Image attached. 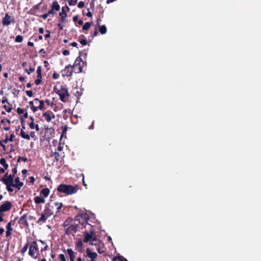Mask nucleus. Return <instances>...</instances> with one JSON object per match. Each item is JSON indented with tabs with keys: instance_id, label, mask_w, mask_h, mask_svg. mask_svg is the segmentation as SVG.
<instances>
[{
	"instance_id": "nucleus-12",
	"label": "nucleus",
	"mask_w": 261,
	"mask_h": 261,
	"mask_svg": "<svg viewBox=\"0 0 261 261\" xmlns=\"http://www.w3.org/2000/svg\"><path fill=\"white\" fill-rule=\"evenodd\" d=\"M27 218V214H24L19 219L18 223L20 225L21 228L29 227Z\"/></svg>"
},
{
	"instance_id": "nucleus-59",
	"label": "nucleus",
	"mask_w": 261,
	"mask_h": 261,
	"mask_svg": "<svg viewBox=\"0 0 261 261\" xmlns=\"http://www.w3.org/2000/svg\"><path fill=\"white\" fill-rule=\"evenodd\" d=\"M3 140V142H4L5 144H7L8 141H9V139H8V134H6V138L4 140Z\"/></svg>"
},
{
	"instance_id": "nucleus-31",
	"label": "nucleus",
	"mask_w": 261,
	"mask_h": 261,
	"mask_svg": "<svg viewBox=\"0 0 261 261\" xmlns=\"http://www.w3.org/2000/svg\"><path fill=\"white\" fill-rule=\"evenodd\" d=\"M99 31L101 34L103 35L106 34L107 32V28L105 25H102L99 27Z\"/></svg>"
},
{
	"instance_id": "nucleus-20",
	"label": "nucleus",
	"mask_w": 261,
	"mask_h": 261,
	"mask_svg": "<svg viewBox=\"0 0 261 261\" xmlns=\"http://www.w3.org/2000/svg\"><path fill=\"white\" fill-rule=\"evenodd\" d=\"M34 101L35 102H39V105L38 106L36 107L37 108V111L39 109V110H44L45 109V107H44V101L43 100H40L38 98H35L34 99Z\"/></svg>"
},
{
	"instance_id": "nucleus-57",
	"label": "nucleus",
	"mask_w": 261,
	"mask_h": 261,
	"mask_svg": "<svg viewBox=\"0 0 261 261\" xmlns=\"http://www.w3.org/2000/svg\"><path fill=\"white\" fill-rule=\"evenodd\" d=\"M97 241H98V239L97 238L96 235L93 236L92 237L91 242L94 243V242H97Z\"/></svg>"
},
{
	"instance_id": "nucleus-58",
	"label": "nucleus",
	"mask_w": 261,
	"mask_h": 261,
	"mask_svg": "<svg viewBox=\"0 0 261 261\" xmlns=\"http://www.w3.org/2000/svg\"><path fill=\"white\" fill-rule=\"evenodd\" d=\"M54 11L55 10L51 8V9L48 11L47 13L48 15L51 14L54 15L56 14V12Z\"/></svg>"
},
{
	"instance_id": "nucleus-30",
	"label": "nucleus",
	"mask_w": 261,
	"mask_h": 261,
	"mask_svg": "<svg viewBox=\"0 0 261 261\" xmlns=\"http://www.w3.org/2000/svg\"><path fill=\"white\" fill-rule=\"evenodd\" d=\"M34 102L36 103L37 102L34 101V99L33 101H30L29 102V105L30 106L31 109L34 113H35L37 111L36 106L34 105Z\"/></svg>"
},
{
	"instance_id": "nucleus-14",
	"label": "nucleus",
	"mask_w": 261,
	"mask_h": 261,
	"mask_svg": "<svg viewBox=\"0 0 261 261\" xmlns=\"http://www.w3.org/2000/svg\"><path fill=\"white\" fill-rule=\"evenodd\" d=\"M84 239L83 240L84 242H85V243L89 242V244L91 245L97 246V245L98 244L97 243H94L91 242V240L92 236L88 233V231L86 230L84 232Z\"/></svg>"
},
{
	"instance_id": "nucleus-4",
	"label": "nucleus",
	"mask_w": 261,
	"mask_h": 261,
	"mask_svg": "<svg viewBox=\"0 0 261 261\" xmlns=\"http://www.w3.org/2000/svg\"><path fill=\"white\" fill-rule=\"evenodd\" d=\"M84 65H86V63L83 61L81 55L75 59L72 67L74 69V72L79 73L83 72V69Z\"/></svg>"
},
{
	"instance_id": "nucleus-16",
	"label": "nucleus",
	"mask_w": 261,
	"mask_h": 261,
	"mask_svg": "<svg viewBox=\"0 0 261 261\" xmlns=\"http://www.w3.org/2000/svg\"><path fill=\"white\" fill-rule=\"evenodd\" d=\"M59 15L61 17L59 20V22H65L66 21V17L67 15L63 7L62 8V12L59 13Z\"/></svg>"
},
{
	"instance_id": "nucleus-28",
	"label": "nucleus",
	"mask_w": 261,
	"mask_h": 261,
	"mask_svg": "<svg viewBox=\"0 0 261 261\" xmlns=\"http://www.w3.org/2000/svg\"><path fill=\"white\" fill-rule=\"evenodd\" d=\"M73 219L72 218H68L63 223V226L64 228H67L71 224V222H72Z\"/></svg>"
},
{
	"instance_id": "nucleus-5",
	"label": "nucleus",
	"mask_w": 261,
	"mask_h": 261,
	"mask_svg": "<svg viewBox=\"0 0 261 261\" xmlns=\"http://www.w3.org/2000/svg\"><path fill=\"white\" fill-rule=\"evenodd\" d=\"M29 254L32 258L36 259L39 255V248L36 241L32 242L29 246Z\"/></svg>"
},
{
	"instance_id": "nucleus-62",
	"label": "nucleus",
	"mask_w": 261,
	"mask_h": 261,
	"mask_svg": "<svg viewBox=\"0 0 261 261\" xmlns=\"http://www.w3.org/2000/svg\"><path fill=\"white\" fill-rule=\"evenodd\" d=\"M35 126V125L34 124V121L31 122L29 124V126H30V128H31V129H34Z\"/></svg>"
},
{
	"instance_id": "nucleus-24",
	"label": "nucleus",
	"mask_w": 261,
	"mask_h": 261,
	"mask_svg": "<svg viewBox=\"0 0 261 261\" xmlns=\"http://www.w3.org/2000/svg\"><path fill=\"white\" fill-rule=\"evenodd\" d=\"M51 7L56 11H59L60 10V6L57 1L53 2Z\"/></svg>"
},
{
	"instance_id": "nucleus-41",
	"label": "nucleus",
	"mask_w": 261,
	"mask_h": 261,
	"mask_svg": "<svg viewBox=\"0 0 261 261\" xmlns=\"http://www.w3.org/2000/svg\"><path fill=\"white\" fill-rule=\"evenodd\" d=\"M5 144V143L3 142V140L0 141V146L3 148L4 151H6L7 150V147Z\"/></svg>"
},
{
	"instance_id": "nucleus-7",
	"label": "nucleus",
	"mask_w": 261,
	"mask_h": 261,
	"mask_svg": "<svg viewBox=\"0 0 261 261\" xmlns=\"http://www.w3.org/2000/svg\"><path fill=\"white\" fill-rule=\"evenodd\" d=\"M2 23L3 26H8L11 23L14 24L15 23V19L14 17L6 13L5 16L2 19Z\"/></svg>"
},
{
	"instance_id": "nucleus-32",
	"label": "nucleus",
	"mask_w": 261,
	"mask_h": 261,
	"mask_svg": "<svg viewBox=\"0 0 261 261\" xmlns=\"http://www.w3.org/2000/svg\"><path fill=\"white\" fill-rule=\"evenodd\" d=\"M0 164L3 166V167L5 168V169H7L8 168V165L6 163V161L5 159L4 158H1L0 159Z\"/></svg>"
},
{
	"instance_id": "nucleus-1",
	"label": "nucleus",
	"mask_w": 261,
	"mask_h": 261,
	"mask_svg": "<svg viewBox=\"0 0 261 261\" xmlns=\"http://www.w3.org/2000/svg\"><path fill=\"white\" fill-rule=\"evenodd\" d=\"M79 189L77 185L72 186L70 185L61 184L57 188V191L60 193H64L67 195L77 192Z\"/></svg>"
},
{
	"instance_id": "nucleus-15",
	"label": "nucleus",
	"mask_w": 261,
	"mask_h": 261,
	"mask_svg": "<svg viewBox=\"0 0 261 261\" xmlns=\"http://www.w3.org/2000/svg\"><path fill=\"white\" fill-rule=\"evenodd\" d=\"M42 116L48 122H49L52 119L55 118V115L51 111H47L43 113Z\"/></svg>"
},
{
	"instance_id": "nucleus-33",
	"label": "nucleus",
	"mask_w": 261,
	"mask_h": 261,
	"mask_svg": "<svg viewBox=\"0 0 261 261\" xmlns=\"http://www.w3.org/2000/svg\"><path fill=\"white\" fill-rule=\"evenodd\" d=\"M61 129L62 130V134H61V138L63 137H66V133H67V129H68V127L66 125L62 126L61 127Z\"/></svg>"
},
{
	"instance_id": "nucleus-43",
	"label": "nucleus",
	"mask_w": 261,
	"mask_h": 261,
	"mask_svg": "<svg viewBox=\"0 0 261 261\" xmlns=\"http://www.w3.org/2000/svg\"><path fill=\"white\" fill-rule=\"evenodd\" d=\"M6 229L8 230H13V229L12 228L11 222H9L7 223V226H6Z\"/></svg>"
},
{
	"instance_id": "nucleus-37",
	"label": "nucleus",
	"mask_w": 261,
	"mask_h": 261,
	"mask_svg": "<svg viewBox=\"0 0 261 261\" xmlns=\"http://www.w3.org/2000/svg\"><path fill=\"white\" fill-rule=\"evenodd\" d=\"M6 186V189L7 190V191L11 193V192H12L13 191V189H12V187H15V186H14V185H5Z\"/></svg>"
},
{
	"instance_id": "nucleus-29",
	"label": "nucleus",
	"mask_w": 261,
	"mask_h": 261,
	"mask_svg": "<svg viewBox=\"0 0 261 261\" xmlns=\"http://www.w3.org/2000/svg\"><path fill=\"white\" fill-rule=\"evenodd\" d=\"M50 192V190L48 188H43L41 190L40 192V194H42L45 197H46L48 196Z\"/></svg>"
},
{
	"instance_id": "nucleus-23",
	"label": "nucleus",
	"mask_w": 261,
	"mask_h": 261,
	"mask_svg": "<svg viewBox=\"0 0 261 261\" xmlns=\"http://www.w3.org/2000/svg\"><path fill=\"white\" fill-rule=\"evenodd\" d=\"M41 4V2L39 4L34 5L30 10V13L31 14L35 15L37 13L38 10L40 8V5Z\"/></svg>"
},
{
	"instance_id": "nucleus-63",
	"label": "nucleus",
	"mask_w": 261,
	"mask_h": 261,
	"mask_svg": "<svg viewBox=\"0 0 261 261\" xmlns=\"http://www.w3.org/2000/svg\"><path fill=\"white\" fill-rule=\"evenodd\" d=\"M29 181H30V182L31 183H32V184H34V183L35 179V178L33 176L30 177L29 178Z\"/></svg>"
},
{
	"instance_id": "nucleus-51",
	"label": "nucleus",
	"mask_w": 261,
	"mask_h": 261,
	"mask_svg": "<svg viewBox=\"0 0 261 261\" xmlns=\"http://www.w3.org/2000/svg\"><path fill=\"white\" fill-rule=\"evenodd\" d=\"M46 34L44 35L45 39H47L50 37V31L49 30L46 31Z\"/></svg>"
},
{
	"instance_id": "nucleus-9",
	"label": "nucleus",
	"mask_w": 261,
	"mask_h": 261,
	"mask_svg": "<svg viewBox=\"0 0 261 261\" xmlns=\"http://www.w3.org/2000/svg\"><path fill=\"white\" fill-rule=\"evenodd\" d=\"M14 177L15 176L14 174H10L8 175V173H6L2 178L1 180L5 185H14Z\"/></svg>"
},
{
	"instance_id": "nucleus-53",
	"label": "nucleus",
	"mask_w": 261,
	"mask_h": 261,
	"mask_svg": "<svg viewBox=\"0 0 261 261\" xmlns=\"http://www.w3.org/2000/svg\"><path fill=\"white\" fill-rule=\"evenodd\" d=\"M15 138V135L14 134H11L9 136H8V139L9 141L12 142Z\"/></svg>"
},
{
	"instance_id": "nucleus-6",
	"label": "nucleus",
	"mask_w": 261,
	"mask_h": 261,
	"mask_svg": "<svg viewBox=\"0 0 261 261\" xmlns=\"http://www.w3.org/2000/svg\"><path fill=\"white\" fill-rule=\"evenodd\" d=\"M80 228V225L73 220L72 222L69 227L65 228V233L69 234L70 233H76Z\"/></svg>"
},
{
	"instance_id": "nucleus-36",
	"label": "nucleus",
	"mask_w": 261,
	"mask_h": 261,
	"mask_svg": "<svg viewBox=\"0 0 261 261\" xmlns=\"http://www.w3.org/2000/svg\"><path fill=\"white\" fill-rule=\"evenodd\" d=\"M30 244L29 243H26V244L23 246L22 250H21V253L22 255H23L24 253L26 252Z\"/></svg>"
},
{
	"instance_id": "nucleus-40",
	"label": "nucleus",
	"mask_w": 261,
	"mask_h": 261,
	"mask_svg": "<svg viewBox=\"0 0 261 261\" xmlns=\"http://www.w3.org/2000/svg\"><path fill=\"white\" fill-rule=\"evenodd\" d=\"M78 0H68L69 6H74L76 4Z\"/></svg>"
},
{
	"instance_id": "nucleus-10",
	"label": "nucleus",
	"mask_w": 261,
	"mask_h": 261,
	"mask_svg": "<svg viewBox=\"0 0 261 261\" xmlns=\"http://www.w3.org/2000/svg\"><path fill=\"white\" fill-rule=\"evenodd\" d=\"M20 136L23 139L30 140L31 137L33 138L34 140H36L38 138L36 136L35 132L32 131L30 132V135L27 134L22 129L20 133Z\"/></svg>"
},
{
	"instance_id": "nucleus-56",
	"label": "nucleus",
	"mask_w": 261,
	"mask_h": 261,
	"mask_svg": "<svg viewBox=\"0 0 261 261\" xmlns=\"http://www.w3.org/2000/svg\"><path fill=\"white\" fill-rule=\"evenodd\" d=\"M37 74H42V67L41 66H39L38 67H37Z\"/></svg>"
},
{
	"instance_id": "nucleus-55",
	"label": "nucleus",
	"mask_w": 261,
	"mask_h": 261,
	"mask_svg": "<svg viewBox=\"0 0 261 261\" xmlns=\"http://www.w3.org/2000/svg\"><path fill=\"white\" fill-rule=\"evenodd\" d=\"M85 6V3L84 2H82V1H81L79 3L78 5H77V7L79 8H83Z\"/></svg>"
},
{
	"instance_id": "nucleus-11",
	"label": "nucleus",
	"mask_w": 261,
	"mask_h": 261,
	"mask_svg": "<svg viewBox=\"0 0 261 261\" xmlns=\"http://www.w3.org/2000/svg\"><path fill=\"white\" fill-rule=\"evenodd\" d=\"M12 204L10 201H6L0 206V213L9 211L11 209Z\"/></svg>"
},
{
	"instance_id": "nucleus-18",
	"label": "nucleus",
	"mask_w": 261,
	"mask_h": 261,
	"mask_svg": "<svg viewBox=\"0 0 261 261\" xmlns=\"http://www.w3.org/2000/svg\"><path fill=\"white\" fill-rule=\"evenodd\" d=\"M86 253L91 259H94L97 256V253L95 252H92L89 248L86 249Z\"/></svg>"
},
{
	"instance_id": "nucleus-17",
	"label": "nucleus",
	"mask_w": 261,
	"mask_h": 261,
	"mask_svg": "<svg viewBox=\"0 0 261 261\" xmlns=\"http://www.w3.org/2000/svg\"><path fill=\"white\" fill-rule=\"evenodd\" d=\"M48 217L49 216H47V215H46V214H44V212L43 211L41 215V217L37 221V223L40 225L42 223H44L46 222Z\"/></svg>"
},
{
	"instance_id": "nucleus-2",
	"label": "nucleus",
	"mask_w": 261,
	"mask_h": 261,
	"mask_svg": "<svg viewBox=\"0 0 261 261\" xmlns=\"http://www.w3.org/2000/svg\"><path fill=\"white\" fill-rule=\"evenodd\" d=\"M89 216L86 213H82L78 214L74 218V221H77L79 225L82 226V228L85 227L86 225L88 224Z\"/></svg>"
},
{
	"instance_id": "nucleus-26",
	"label": "nucleus",
	"mask_w": 261,
	"mask_h": 261,
	"mask_svg": "<svg viewBox=\"0 0 261 261\" xmlns=\"http://www.w3.org/2000/svg\"><path fill=\"white\" fill-rule=\"evenodd\" d=\"M53 205H54V207L55 206L56 207V213L60 212V210L63 207L62 203L61 202H54V204Z\"/></svg>"
},
{
	"instance_id": "nucleus-38",
	"label": "nucleus",
	"mask_w": 261,
	"mask_h": 261,
	"mask_svg": "<svg viewBox=\"0 0 261 261\" xmlns=\"http://www.w3.org/2000/svg\"><path fill=\"white\" fill-rule=\"evenodd\" d=\"M15 41L16 42L20 43L23 41V37L21 35H17L15 37Z\"/></svg>"
},
{
	"instance_id": "nucleus-64",
	"label": "nucleus",
	"mask_w": 261,
	"mask_h": 261,
	"mask_svg": "<svg viewBox=\"0 0 261 261\" xmlns=\"http://www.w3.org/2000/svg\"><path fill=\"white\" fill-rule=\"evenodd\" d=\"M69 51L66 49L63 51V54L64 56H68L69 55Z\"/></svg>"
},
{
	"instance_id": "nucleus-34",
	"label": "nucleus",
	"mask_w": 261,
	"mask_h": 261,
	"mask_svg": "<svg viewBox=\"0 0 261 261\" xmlns=\"http://www.w3.org/2000/svg\"><path fill=\"white\" fill-rule=\"evenodd\" d=\"M73 21L74 22H77V23L79 24V25H82L83 24V21L82 20L80 19L79 20V17L77 15H75L73 16Z\"/></svg>"
},
{
	"instance_id": "nucleus-13",
	"label": "nucleus",
	"mask_w": 261,
	"mask_h": 261,
	"mask_svg": "<svg viewBox=\"0 0 261 261\" xmlns=\"http://www.w3.org/2000/svg\"><path fill=\"white\" fill-rule=\"evenodd\" d=\"M54 206L51 205L49 203H47L45 207L44 210V214L47 215V216L50 217V216L54 214Z\"/></svg>"
},
{
	"instance_id": "nucleus-19",
	"label": "nucleus",
	"mask_w": 261,
	"mask_h": 261,
	"mask_svg": "<svg viewBox=\"0 0 261 261\" xmlns=\"http://www.w3.org/2000/svg\"><path fill=\"white\" fill-rule=\"evenodd\" d=\"M15 184H14V186L15 188H16L18 190H19L23 186V183L20 181V179L19 177H17L15 178Z\"/></svg>"
},
{
	"instance_id": "nucleus-42",
	"label": "nucleus",
	"mask_w": 261,
	"mask_h": 261,
	"mask_svg": "<svg viewBox=\"0 0 261 261\" xmlns=\"http://www.w3.org/2000/svg\"><path fill=\"white\" fill-rule=\"evenodd\" d=\"M3 107L8 113H10L12 109L11 107L8 106L7 105H4Z\"/></svg>"
},
{
	"instance_id": "nucleus-35",
	"label": "nucleus",
	"mask_w": 261,
	"mask_h": 261,
	"mask_svg": "<svg viewBox=\"0 0 261 261\" xmlns=\"http://www.w3.org/2000/svg\"><path fill=\"white\" fill-rule=\"evenodd\" d=\"M91 25V23L89 22H86L83 26V30L84 31L88 30Z\"/></svg>"
},
{
	"instance_id": "nucleus-60",
	"label": "nucleus",
	"mask_w": 261,
	"mask_h": 261,
	"mask_svg": "<svg viewBox=\"0 0 261 261\" xmlns=\"http://www.w3.org/2000/svg\"><path fill=\"white\" fill-rule=\"evenodd\" d=\"M42 81V79H36L35 81V83L36 85H38L41 83Z\"/></svg>"
},
{
	"instance_id": "nucleus-22",
	"label": "nucleus",
	"mask_w": 261,
	"mask_h": 261,
	"mask_svg": "<svg viewBox=\"0 0 261 261\" xmlns=\"http://www.w3.org/2000/svg\"><path fill=\"white\" fill-rule=\"evenodd\" d=\"M83 244L81 239H79L75 243V248L80 252L83 251Z\"/></svg>"
},
{
	"instance_id": "nucleus-46",
	"label": "nucleus",
	"mask_w": 261,
	"mask_h": 261,
	"mask_svg": "<svg viewBox=\"0 0 261 261\" xmlns=\"http://www.w3.org/2000/svg\"><path fill=\"white\" fill-rule=\"evenodd\" d=\"M16 111L17 112V113L19 114V115H21L22 114H23L24 113V111L23 110V109H22V108H18L16 110Z\"/></svg>"
},
{
	"instance_id": "nucleus-52",
	"label": "nucleus",
	"mask_w": 261,
	"mask_h": 261,
	"mask_svg": "<svg viewBox=\"0 0 261 261\" xmlns=\"http://www.w3.org/2000/svg\"><path fill=\"white\" fill-rule=\"evenodd\" d=\"M26 94L30 97H32L33 95V91L32 90H27V91H26Z\"/></svg>"
},
{
	"instance_id": "nucleus-39",
	"label": "nucleus",
	"mask_w": 261,
	"mask_h": 261,
	"mask_svg": "<svg viewBox=\"0 0 261 261\" xmlns=\"http://www.w3.org/2000/svg\"><path fill=\"white\" fill-rule=\"evenodd\" d=\"M25 71L28 74H30L35 71V68L33 67H30L29 69L26 68Z\"/></svg>"
},
{
	"instance_id": "nucleus-49",
	"label": "nucleus",
	"mask_w": 261,
	"mask_h": 261,
	"mask_svg": "<svg viewBox=\"0 0 261 261\" xmlns=\"http://www.w3.org/2000/svg\"><path fill=\"white\" fill-rule=\"evenodd\" d=\"M82 95V92L79 91H77L75 94V96L78 99H80Z\"/></svg>"
},
{
	"instance_id": "nucleus-3",
	"label": "nucleus",
	"mask_w": 261,
	"mask_h": 261,
	"mask_svg": "<svg viewBox=\"0 0 261 261\" xmlns=\"http://www.w3.org/2000/svg\"><path fill=\"white\" fill-rule=\"evenodd\" d=\"M54 91L59 96L60 100L63 102H65V98L69 96L68 89L66 86H62L60 89L54 87Z\"/></svg>"
},
{
	"instance_id": "nucleus-44",
	"label": "nucleus",
	"mask_w": 261,
	"mask_h": 261,
	"mask_svg": "<svg viewBox=\"0 0 261 261\" xmlns=\"http://www.w3.org/2000/svg\"><path fill=\"white\" fill-rule=\"evenodd\" d=\"M21 160L23 161L24 162H25L28 161V159L25 157H22V156H19L18 158L17 162H19Z\"/></svg>"
},
{
	"instance_id": "nucleus-45",
	"label": "nucleus",
	"mask_w": 261,
	"mask_h": 261,
	"mask_svg": "<svg viewBox=\"0 0 261 261\" xmlns=\"http://www.w3.org/2000/svg\"><path fill=\"white\" fill-rule=\"evenodd\" d=\"M98 33V32L97 30L95 28L94 32L93 33H91V37L92 39L94 37L96 36L97 35Z\"/></svg>"
},
{
	"instance_id": "nucleus-54",
	"label": "nucleus",
	"mask_w": 261,
	"mask_h": 261,
	"mask_svg": "<svg viewBox=\"0 0 261 261\" xmlns=\"http://www.w3.org/2000/svg\"><path fill=\"white\" fill-rule=\"evenodd\" d=\"M88 233L90 234H91L92 236H95V233H96L95 230L92 228V229H90V230L89 231V232H88Z\"/></svg>"
},
{
	"instance_id": "nucleus-27",
	"label": "nucleus",
	"mask_w": 261,
	"mask_h": 261,
	"mask_svg": "<svg viewBox=\"0 0 261 261\" xmlns=\"http://www.w3.org/2000/svg\"><path fill=\"white\" fill-rule=\"evenodd\" d=\"M79 41L83 45H86L87 44V40L83 35H82L80 36Z\"/></svg>"
},
{
	"instance_id": "nucleus-47",
	"label": "nucleus",
	"mask_w": 261,
	"mask_h": 261,
	"mask_svg": "<svg viewBox=\"0 0 261 261\" xmlns=\"http://www.w3.org/2000/svg\"><path fill=\"white\" fill-rule=\"evenodd\" d=\"M59 257L61 261H66L65 256L63 254H59Z\"/></svg>"
},
{
	"instance_id": "nucleus-21",
	"label": "nucleus",
	"mask_w": 261,
	"mask_h": 261,
	"mask_svg": "<svg viewBox=\"0 0 261 261\" xmlns=\"http://www.w3.org/2000/svg\"><path fill=\"white\" fill-rule=\"evenodd\" d=\"M66 251L69 256L70 261H74L75 253L70 248H68Z\"/></svg>"
},
{
	"instance_id": "nucleus-8",
	"label": "nucleus",
	"mask_w": 261,
	"mask_h": 261,
	"mask_svg": "<svg viewBox=\"0 0 261 261\" xmlns=\"http://www.w3.org/2000/svg\"><path fill=\"white\" fill-rule=\"evenodd\" d=\"M72 65L69 64L65 66L64 69L62 71V74L63 76L71 77L74 72V69L72 67Z\"/></svg>"
},
{
	"instance_id": "nucleus-48",
	"label": "nucleus",
	"mask_w": 261,
	"mask_h": 261,
	"mask_svg": "<svg viewBox=\"0 0 261 261\" xmlns=\"http://www.w3.org/2000/svg\"><path fill=\"white\" fill-rule=\"evenodd\" d=\"M54 155L55 159L57 161H58L60 159V155L59 152H54Z\"/></svg>"
},
{
	"instance_id": "nucleus-50",
	"label": "nucleus",
	"mask_w": 261,
	"mask_h": 261,
	"mask_svg": "<svg viewBox=\"0 0 261 261\" xmlns=\"http://www.w3.org/2000/svg\"><path fill=\"white\" fill-rule=\"evenodd\" d=\"M47 106H53L54 102L50 101V100L48 99H46L44 101Z\"/></svg>"
},
{
	"instance_id": "nucleus-61",
	"label": "nucleus",
	"mask_w": 261,
	"mask_h": 261,
	"mask_svg": "<svg viewBox=\"0 0 261 261\" xmlns=\"http://www.w3.org/2000/svg\"><path fill=\"white\" fill-rule=\"evenodd\" d=\"M62 23L63 22H59V23L57 24V26L60 30H62L63 29V26L62 25Z\"/></svg>"
},
{
	"instance_id": "nucleus-25",
	"label": "nucleus",
	"mask_w": 261,
	"mask_h": 261,
	"mask_svg": "<svg viewBox=\"0 0 261 261\" xmlns=\"http://www.w3.org/2000/svg\"><path fill=\"white\" fill-rule=\"evenodd\" d=\"M34 200L36 204L45 203L44 199L41 196H36L34 198Z\"/></svg>"
}]
</instances>
